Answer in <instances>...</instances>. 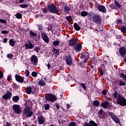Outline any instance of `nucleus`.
<instances>
[{
	"mask_svg": "<svg viewBox=\"0 0 126 126\" xmlns=\"http://www.w3.org/2000/svg\"><path fill=\"white\" fill-rule=\"evenodd\" d=\"M66 106L67 107V109H69V108H70V105L69 104H67L66 105Z\"/></svg>",
	"mask_w": 126,
	"mask_h": 126,
	"instance_id": "nucleus-60",
	"label": "nucleus"
},
{
	"mask_svg": "<svg viewBox=\"0 0 126 126\" xmlns=\"http://www.w3.org/2000/svg\"><path fill=\"white\" fill-rule=\"evenodd\" d=\"M55 106H56L57 109L59 110L60 109V105L58 103H55Z\"/></svg>",
	"mask_w": 126,
	"mask_h": 126,
	"instance_id": "nucleus-55",
	"label": "nucleus"
},
{
	"mask_svg": "<svg viewBox=\"0 0 126 126\" xmlns=\"http://www.w3.org/2000/svg\"><path fill=\"white\" fill-rule=\"evenodd\" d=\"M26 76H27V77H28V76H29V74H30V72H29V70H26Z\"/></svg>",
	"mask_w": 126,
	"mask_h": 126,
	"instance_id": "nucleus-45",
	"label": "nucleus"
},
{
	"mask_svg": "<svg viewBox=\"0 0 126 126\" xmlns=\"http://www.w3.org/2000/svg\"><path fill=\"white\" fill-rule=\"evenodd\" d=\"M39 84L41 86H45V85H46V82H45L44 80H40L39 82Z\"/></svg>",
	"mask_w": 126,
	"mask_h": 126,
	"instance_id": "nucleus-29",
	"label": "nucleus"
},
{
	"mask_svg": "<svg viewBox=\"0 0 126 126\" xmlns=\"http://www.w3.org/2000/svg\"><path fill=\"white\" fill-rule=\"evenodd\" d=\"M109 104H110L109 102L105 101L101 103V107H103L104 109H107V107L109 106Z\"/></svg>",
	"mask_w": 126,
	"mask_h": 126,
	"instance_id": "nucleus-21",
	"label": "nucleus"
},
{
	"mask_svg": "<svg viewBox=\"0 0 126 126\" xmlns=\"http://www.w3.org/2000/svg\"><path fill=\"white\" fill-rule=\"evenodd\" d=\"M77 41L78 40L77 39L71 38L69 41V45L73 46H75L77 44Z\"/></svg>",
	"mask_w": 126,
	"mask_h": 126,
	"instance_id": "nucleus-15",
	"label": "nucleus"
},
{
	"mask_svg": "<svg viewBox=\"0 0 126 126\" xmlns=\"http://www.w3.org/2000/svg\"><path fill=\"white\" fill-rule=\"evenodd\" d=\"M1 34H7L8 33V32L5 30L2 31L1 32Z\"/></svg>",
	"mask_w": 126,
	"mask_h": 126,
	"instance_id": "nucleus-51",
	"label": "nucleus"
},
{
	"mask_svg": "<svg viewBox=\"0 0 126 126\" xmlns=\"http://www.w3.org/2000/svg\"><path fill=\"white\" fill-rule=\"evenodd\" d=\"M16 17L18 19H21L22 18V15L20 13H18L16 14Z\"/></svg>",
	"mask_w": 126,
	"mask_h": 126,
	"instance_id": "nucleus-35",
	"label": "nucleus"
},
{
	"mask_svg": "<svg viewBox=\"0 0 126 126\" xmlns=\"http://www.w3.org/2000/svg\"><path fill=\"white\" fill-rule=\"evenodd\" d=\"M11 96H12V93L9 91H7L5 94L2 96V98L5 100L9 99L11 98Z\"/></svg>",
	"mask_w": 126,
	"mask_h": 126,
	"instance_id": "nucleus-8",
	"label": "nucleus"
},
{
	"mask_svg": "<svg viewBox=\"0 0 126 126\" xmlns=\"http://www.w3.org/2000/svg\"><path fill=\"white\" fill-rule=\"evenodd\" d=\"M15 79L18 82H23L24 81V79H23V78L20 76L19 75L16 74L15 76Z\"/></svg>",
	"mask_w": 126,
	"mask_h": 126,
	"instance_id": "nucleus-17",
	"label": "nucleus"
},
{
	"mask_svg": "<svg viewBox=\"0 0 126 126\" xmlns=\"http://www.w3.org/2000/svg\"><path fill=\"white\" fill-rule=\"evenodd\" d=\"M19 6L20 7H21V8H26V7H28V4H20Z\"/></svg>",
	"mask_w": 126,
	"mask_h": 126,
	"instance_id": "nucleus-37",
	"label": "nucleus"
},
{
	"mask_svg": "<svg viewBox=\"0 0 126 126\" xmlns=\"http://www.w3.org/2000/svg\"><path fill=\"white\" fill-rule=\"evenodd\" d=\"M66 20H67V21H68L69 22H71V17L70 16H68L66 17Z\"/></svg>",
	"mask_w": 126,
	"mask_h": 126,
	"instance_id": "nucleus-44",
	"label": "nucleus"
},
{
	"mask_svg": "<svg viewBox=\"0 0 126 126\" xmlns=\"http://www.w3.org/2000/svg\"><path fill=\"white\" fill-rule=\"evenodd\" d=\"M42 11L43 13H47V10L44 9H42Z\"/></svg>",
	"mask_w": 126,
	"mask_h": 126,
	"instance_id": "nucleus-57",
	"label": "nucleus"
},
{
	"mask_svg": "<svg viewBox=\"0 0 126 126\" xmlns=\"http://www.w3.org/2000/svg\"><path fill=\"white\" fill-rule=\"evenodd\" d=\"M119 52L121 57H125L126 55V49L124 47H122L119 49Z\"/></svg>",
	"mask_w": 126,
	"mask_h": 126,
	"instance_id": "nucleus-14",
	"label": "nucleus"
},
{
	"mask_svg": "<svg viewBox=\"0 0 126 126\" xmlns=\"http://www.w3.org/2000/svg\"><path fill=\"white\" fill-rule=\"evenodd\" d=\"M91 68H94V66L93 65H91L90 66Z\"/></svg>",
	"mask_w": 126,
	"mask_h": 126,
	"instance_id": "nucleus-63",
	"label": "nucleus"
},
{
	"mask_svg": "<svg viewBox=\"0 0 126 126\" xmlns=\"http://www.w3.org/2000/svg\"><path fill=\"white\" fill-rule=\"evenodd\" d=\"M48 8L49 10V11L50 12H52V13H57L59 12L58 10V9H57V7L54 4H51L48 6Z\"/></svg>",
	"mask_w": 126,
	"mask_h": 126,
	"instance_id": "nucleus-4",
	"label": "nucleus"
},
{
	"mask_svg": "<svg viewBox=\"0 0 126 126\" xmlns=\"http://www.w3.org/2000/svg\"><path fill=\"white\" fill-rule=\"evenodd\" d=\"M52 52H53V53H54L56 55H57L59 54V53H60V50H59L58 49L53 48L52 49Z\"/></svg>",
	"mask_w": 126,
	"mask_h": 126,
	"instance_id": "nucleus-34",
	"label": "nucleus"
},
{
	"mask_svg": "<svg viewBox=\"0 0 126 126\" xmlns=\"http://www.w3.org/2000/svg\"><path fill=\"white\" fill-rule=\"evenodd\" d=\"M12 100L13 101V102H18V101H19V96L17 95L13 96L12 97Z\"/></svg>",
	"mask_w": 126,
	"mask_h": 126,
	"instance_id": "nucleus-27",
	"label": "nucleus"
},
{
	"mask_svg": "<svg viewBox=\"0 0 126 126\" xmlns=\"http://www.w3.org/2000/svg\"><path fill=\"white\" fill-rule=\"evenodd\" d=\"M65 62L67 64L70 65L71 63H72V58H71V56L70 55H67L65 56Z\"/></svg>",
	"mask_w": 126,
	"mask_h": 126,
	"instance_id": "nucleus-11",
	"label": "nucleus"
},
{
	"mask_svg": "<svg viewBox=\"0 0 126 126\" xmlns=\"http://www.w3.org/2000/svg\"><path fill=\"white\" fill-rule=\"evenodd\" d=\"M3 77V73H2V71H0V79L2 78Z\"/></svg>",
	"mask_w": 126,
	"mask_h": 126,
	"instance_id": "nucleus-50",
	"label": "nucleus"
},
{
	"mask_svg": "<svg viewBox=\"0 0 126 126\" xmlns=\"http://www.w3.org/2000/svg\"><path fill=\"white\" fill-rule=\"evenodd\" d=\"M81 48H82V46H81V44H80L79 43H78L74 47V49L75 51H76L77 52H80V50H81Z\"/></svg>",
	"mask_w": 126,
	"mask_h": 126,
	"instance_id": "nucleus-20",
	"label": "nucleus"
},
{
	"mask_svg": "<svg viewBox=\"0 0 126 126\" xmlns=\"http://www.w3.org/2000/svg\"><path fill=\"white\" fill-rule=\"evenodd\" d=\"M83 126H98V125L95 122L92 120L89 122V124H85Z\"/></svg>",
	"mask_w": 126,
	"mask_h": 126,
	"instance_id": "nucleus-18",
	"label": "nucleus"
},
{
	"mask_svg": "<svg viewBox=\"0 0 126 126\" xmlns=\"http://www.w3.org/2000/svg\"><path fill=\"white\" fill-rule=\"evenodd\" d=\"M10 79H11V76H8L7 77V81H10Z\"/></svg>",
	"mask_w": 126,
	"mask_h": 126,
	"instance_id": "nucleus-56",
	"label": "nucleus"
},
{
	"mask_svg": "<svg viewBox=\"0 0 126 126\" xmlns=\"http://www.w3.org/2000/svg\"><path fill=\"white\" fill-rule=\"evenodd\" d=\"M81 15L83 17H85V16H87V15H88V12L86 11H82L81 13Z\"/></svg>",
	"mask_w": 126,
	"mask_h": 126,
	"instance_id": "nucleus-31",
	"label": "nucleus"
},
{
	"mask_svg": "<svg viewBox=\"0 0 126 126\" xmlns=\"http://www.w3.org/2000/svg\"><path fill=\"white\" fill-rule=\"evenodd\" d=\"M118 23H122V20L118 19L117 20Z\"/></svg>",
	"mask_w": 126,
	"mask_h": 126,
	"instance_id": "nucleus-59",
	"label": "nucleus"
},
{
	"mask_svg": "<svg viewBox=\"0 0 126 126\" xmlns=\"http://www.w3.org/2000/svg\"><path fill=\"white\" fill-rule=\"evenodd\" d=\"M48 67V69H50V68H51V67H52V65H51V64H50V63H48L47 64H46Z\"/></svg>",
	"mask_w": 126,
	"mask_h": 126,
	"instance_id": "nucleus-54",
	"label": "nucleus"
},
{
	"mask_svg": "<svg viewBox=\"0 0 126 126\" xmlns=\"http://www.w3.org/2000/svg\"><path fill=\"white\" fill-rule=\"evenodd\" d=\"M26 92L27 94H31L32 93V88L31 87H28L26 88Z\"/></svg>",
	"mask_w": 126,
	"mask_h": 126,
	"instance_id": "nucleus-23",
	"label": "nucleus"
},
{
	"mask_svg": "<svg viewBox=\"0 0 126 126\" xmlns=\"http://www.w3.org/2000/svg\"><path fill=\"white\" fill-rule=\"evenodd\" d=\"M24 114L27 115V117L30 118L33 115V112L31 111V109L29 107H26L24 110Z\"/></svg>",
	"mask_w": 126,
	"mask_h": 126,
	"instance_id": "nucleus-5",
	"label": "nucleus"
},
{
	"mask_svg": "<svg viewBox=\"0 0 126 126\" xmlns=\"http://www.w3.org/2000/svg\"><path fill=\"white\" fill-rule=\"evenodd\" d=\"M6 126H11V125H10V124H9V123L8 122H7Z\"/></svg>",
	"mask_w": 126,
	"mask_h": 126,
	"instance_id": "nucleus-61",
	"label": "nucleus"
},
{
	"mask_svg": "<svg viewBox=\"0 0 126 126\" xmlns=\"http://www.w3.org/2000/svg\"><path fill=\"white\" fill-rule=\"evenodd\" d=\"M13 110L15 114H20L21 113V109L20 108V105L17 104H14L13 106Z\"/></svg>",
	"mask_w": 126,
	"mask_h": 126,
	"instance_id": "nucleus-7",
	"label": "nucleus"
},
{
	"mask_svg": "<svg viewBox=\"0 0 126 126\" xmlns=\"http://www.w3.org/2000/svg\"><path fill=\"white\" fill-rule=\"evenodd\" d=\"M97 4H98V6H96V8L99 10V11H100L101 12H103V13H105L106 10V7L102 5H99L98 3Z\"/></svg>",
	"mask_w": 126,
	"mask_h": 126,
	"instance_id": "nucleus-12",
	"label": "nucleus"
},
{
	"mask_svg": "<svg viewBox=\"0 0 126 126\" xmlns=\"http://www.w3.org/2000/svg\"><path fill=\"white\" fill-rule=\"evenodd\" d=\"M108 115L116 124H120L121 123L120 118H118V116L115 115L113 112H109Z\"/></svg>",
	"mask_w": 126,
	"mask_h": 126,
	"instance_id": "nucleus-2",
	"label": "nucleus"
},
{
	"mask_svg": "<svg viewBox=\"0 0 126 126\" xmlns=\"http://www.w3.org/2000/svg\"><path fill=\"white\" fill-rule=\"evenodd\" d=\"M93 106H94V107H98L99 105H100V102H99V100H94L93 102Z\"/></svg>",
	"mask_w": 126,
	"mask_h": 126,
	"instance_id": "nucleus-24",
	"label": "nucleus"
},
{
	"mask_svg": "<svg viewBox=\"0 0 126 126\" xmlns=\"http://www.w3.org/2000/svg\"><path fill=\"white\" fill-rule=\"evenodd\" d=\"M121 31L122 32H124L125 33H126V27L124 26V27H122V28H121Z\"/></svg>",
	"mask_w": 126,
	"mask_h": 126,
	"instance_id": "nucleus-42",
	"label": "nucleus"
},
{
	"mask_svg": "<svg viewBox=\"0 0 126 126\" xmlns=\"http://www.w3.org/2000/svg\"><path fill=\"white\" fill-rule=\"evenodd\" d=\"M117 102L119 105L122 106L123 107L126 106V98L119 95L117 97Z\"/></svg>",
	"mask_w": 126,
	"mask_h": 126,
	"instance_id": "nucleus-1",
	"label": "nucleus"
},
{
	"mask_svg": "<svg viewBox=\"0 0 126 126\" xmlns=\"http://www.w3.org/2000/svg\"><path fill=\"white\" fill-rule=\"evenodd\" d=\"M12 87L13 89H15V90H16V89H18V87L17 86V85L15 84V83H13Z\"/></svg>",
	"mask_w": 126,
	"mask_h": 126,
	"instance_id": "nucleus-38",
	"label": "nucleus"
},
{
	"mask_svg": "<svg viewBox=\"0 0 126 126\" xmlns=\"http://www.w3.org/2000/svg\"><path fill=\"white\" fill-rule=\"evenodd\" d=\"M7 58L8 59H11V58H13V55L11 54H8L7 55Z\"/></svg>",
	"mask_w": 126,
	"mask_h": 126,
	"instance_id": "nucleus-41",
	"label": "nucleus"
},
{
	"mask_svg": "<svg viewBox=\"0 0 126 126\" xmlns=\"http://www.w3.org/2000/svg\"><path fill=\"white\" fill-rule=\"evenodd\" d=\"M117 94H118V92H115L114 94H113V96L114 97V98H115V99H118V96H117Z\"/></svg>",
	"mask_w": 126,
	"mask_h": 126,
	"instance_id": "nucleus-43",
	"label": "nucleus"
},
{
	"mask_svg": "<svg viewBox=\"0 0 126 126\" xmlns=\"http://www.w3.org/2000/svg\"><path fill=\"white\" fill-rule=\"evenodd\" d=\"M118 83L119 84V86H126V82L124 81L120 80L117 81Z\"/></svg>",
	"mask_w": 126,
	"mask_h": 126,
	"instance_id": "nucleus-26",
	"label": "nucleus"
},
{
	"mask_svg": "<svg viewBox=\"0 0 126 126\" xmlns=\"http://www.w3.org/2000/svg\"><path fill=\"white\" fill-rule=\"evenodd\" d=\"M102 95H107V90H104L102 92Z\"/></svg>",
	"mask_w": 126,
	"mask_h": 126,
	"instance_id": "nucleus-49",
	"label": "nucleus"
},
{
	"mask_svg": "<svg viewBox=\"0 0 126 126\" xmlns=\"http://www.w3.org/2000/svg\"><path fill=\"white\" fill-rule=\"evenodd\" d=\"M0 22L1 23H6V21L4 20V19H0Z\"/></svg>",
	"mask_w": 126,
	"mask_h": 126,
	"instance_id": "nucleus-48",
	"label": "nucleus"
},
{
	"mask_svg": "<svg viewBox=\"0 0 126 126\" xmlns=\"http://www.w3.org/2000/svg\"><path fill=\"white\" fill-rule=\"evenodd\" d=\"M53 45L55 47H56V46H59V45H60V41H59L58 40L54 41L53 42Z\"/></svg>",
	"mask_w": 126,
	"mask_h": 126,
	"instance_id": "nucleus-32",
	"label": "nucleus"
},
{
	"mask_svg": "<svg viewBox=\"0 0 126 126\" xmlns=\"http://www.w3.org/2000/svg\"><path fill=\"white\" fill-rule=\"evenodd\" d=\"M32 94L36 93V88H33L32 89Z\"/></svg>",
	"mask_w": 126,
	"mask_h": 126,
	"instance_id": "nucleus-53",
	"label": "nucleus"
},
{
	"mask_svg": "<svg viewBox=\"0 0 126 126\" xmlns=\"http://www.w3.org/2000/svg\"><path fill=\"white\" fill-rule=\"evenodd\" d=\"M115 3L116 6H117V7H118V8L122 7V5H121L120 3H119V2H118L117 1H115Z\"/></svg>",
	"mask_w": 126,
	"mask_h": 126,
	"instance_id": "nucleus-36",
	"label": "nucleus"
},
{
	"mask_svg": "<svg viewBox=\"0 0 126 126\" xmlns=\"http://www.w3.org/2000/svg\"><path fill=\"white\" fill-rule=\"evenodd\" d=\"M73 26L75 30H76V31H80L81 28L79 26H78V24H77V23H75Z\"/></svg>",
	"mask_w": 126,
	"mask_h": 126,
	"instance_id": "nucleus-22",
	"label": "nucleus"
},
{
	"mask_svg": "<svg viewBox=\"0 0 126 126\" xmlns=\"http://www.w3.org/2000/svg\"><path fill=\"white\" fill-rule=\"evenodd\" d=\"M32 75L33 77H36L37 76V73H36V72H32Z\"/></svg>",
	"mask_w": 126,
	"mask_h": 126,
	"instance_id": "nucleus-46",
	"label": "nucleus"
},
{
	"mask_svg": "<svg viewBox=\"0 0 126 126\" xmlns=\"http://www.w3.org/2000/svg\"><path fill=\"white\" fill-rule=\"evenodd\" d=\"M41 36L43 41H44L45 43H49V37H48L47 33L45 32L41 33Z\"/></svg>",
	"mask_w": 126,
	"mask_h": 126,
	"instance_id": "nucleus-13",
	"label": "nucleus"
},
{
	"mask_svg": "<svg viewBox=\"0 0 126 126\" xmlns=\"http://www.w3.org/2000/svg\"><path fill=\"white\" fill-rule=\"evenodd\" d=\"M68 126H76V125H75V123L71 122L70 123H69Z\"/></svg>",
	"mask_w": 126,
	"mask_h": 126,
	"instance_id": "nucleus-47",
	"label": "nucleus"
},
{
	"mask_svg": "<svg viewBox=\"0 0 126 126\" xmlns=\"http://www.w3.org/2000/svg\"><path fill=\"white\" fill-rule=\"evenodd\" d=\"M46 100L47 101H50V102H55V101H57V97L55 96V95L53 94H47L45 95Z\"/></svg>",
	"mask_w": 126,
	"mask_h": 126,
	"instance_id": "nucleus-6",
	"label": "nucleus"
},
{
	"mask_svg": "<svg viewBox=\"0 0 126 126\" xmlns=\"http://www.w3.org/2000/svg\"><path fill=\"white\" fill-rule=\"evenodd\" d=\"M70 10V8H69V7H68L67 6H65L64 7V11L66 13H68Z\"/></svg>",
	"mask_w": 126,
	"mask_h": 126,
	"instance_id": "nucleus-33",
	"label": "nucleus"
},
{
	"mask_svg": "<svg viewBox=\"0 0 126 126\" xmlns=\"http://www.w3.org/2000/svg\"><path fill=\"white\" fill-rule=\"evenodd\" d=\"M100 74H101V75H103V71H100Z\"/></svg>",
	"mask_w": 126,
	"mask_h": 126,
	"instance_id": "nucleus-64",
	"label": "nucleus"
},
{
	"mask_svg": "<svg viewBox=\"0 0 126 126\" xmlns=\"http://www.w3.org/2000/svg\"><path fill=\"white\" fill-rule=\"evenodd\" d=\"M46 121V118L42 115L38 116L37 122L39 125H43Z\"/></svg>",
	"mask_w": 126,
	"mask_h": 126,
	"instance_id": "nucleus-10",
	"label": "nucleus"
},
{
	"mask_svg": "<svg viewBox=\"0 0 126 126\" xmlns=\"http://www.w3.org/2000/svg\"><path fill=\"white\" fill-rule=\"evenodd\" d=\"M9 43L10 46H11V47H14L16 42L13 40V39H11L9 40Z\"/></svg>",
	"mask_w": 126,
	"mask_h": 126,
	"instance_id": "nucleus-25",
	"label": "nucleus"
},
{
	"mask_svg": "<svg viewBox=\"0 0 126 126\" xmlns=\"http://www.w3.org/2000/svg\"><path fill=\"white\" fill-rule=\"evenodd\" d=\"M41 50V48L39 46H35L34 48V52H36L37 54L40 52V50Z\"/></svg>",
	"mask_w": 126,
	"mask_h": 126,
	"instance_id": "nucleus-28",
	"label": "nucleus"
},
{
	"mask_svg": "<svg viewBox=\"0 0 126 126\" xmlns=\"http://www.w3.org/2000/svg\"><path fill=\"white\" fill-rule=\"evenodd\" d=\"M25 47L26 49H32L33 48H34V45L32 44L30 41H29V43H26L25 44Z\"/></svg>",
	"mask_w": 126,
	"mask_h": 126,
	"instance_id": "nucleus-16",
	"label": "nucleus"
},
{
	"mask_svg": "<svg viewBox=\"0 0 126 126\" xmlns=\"http://www.w3.org/2000/svg\"><path fill=\"white\" fill-rule=\"evenodd\" d=\"M93 20L94 23H97V24H101L102 22V18L99 15L94 14L93 17Z\"/></svg>",
	"mask_w": 126,
	"mask_h": 126,
	"instance_id": "nucleus-3",
	"label": "nucleus"
},
{
	"mask_svg": "<svg viewBox=\"0 0 126 126\" xmlns=\"http://www.w3.org/2000/svg\"><path fill=\"white\" fill-rule=\"evenodd\" d=\"M3 42V43H6V42H7V38H4Z\"/></svg>",
	"mask_w": 126,
	"mask_h": 126,
	"instance_id": "nucleus-58",
	"label": "nucleus"
},
{
	"mask_svg": "<svg viewBox=\"0 0 126 126\" xmlns=\"http://www.w3.org/2000/svg\"><path fill=\"white\" fill-rule=\"evenodd\" d=\"M31 62L33 65H37V63H38V57L35 55H32L31 59Z\"/></svg>",
	"mask_w": 126,
	"mask_h": 126,
	"instance_id": "nucleus-9",
	"label": "nucleus"
},
{
	"mask_svg": "<svg viewBox=\"0 0 126 126\" xmlns=\"http://www.w3.org/2000/svg\"><path fill=\"white\" fill-rule=\"evenodd\" d=\"M30 35L31 37H36L37 36V33L32 32V31H30Z\"/></svg>",
	"mask_w": 126,
	"mask_h": 126,
	"instance_id": "nucleus-30",
	"label": "nucleus"
},
{
	"mask_svg": "<svg viewBox=\"0 0 126 126\" xmlns=\"http://www.w3.org/2000/svg\"><path fill=\"white\" fill-rule=\"evenodd\" d=\"M38 27L39 30H41V31L43 30V27L42 26V25H39L38 26Z\"/></svg>",
	"mask_w": 126,
	"mask_h": 126,
	"instance_id": "nucleus-52",
	"label": "nucleus"
},
{
	"mask_svg": "<svg viewBox=\"0 0 126 126\" xmlns=\"http://www.w3.org/2000/svg\"><path fill=\"white\" fill-rule=\"evenodd\" d=\"M98 115L99 116L100 119H105V113H104V111L103 109H100L99 110Z\"/></svg>",
	"mask_w": 126,
	"mask_h": 126,
	"instance_id": "nucleus-19",
	"label": "nucleus"
},
{
	"mask_svg": "<svg viewBox=\"0 0 126 126\" xmlns=\"http://www.w3.org/2000/svg\"><path fill=\"white\" fill-rule=\"evenodd\" d=\"M79 85L81 86L85 90L86 89V86L85 85V84L84 83H80Z\"/></svg>",
	"mask_w": 126,
	"mask_h": 126,
	"instance_id": "nucleus-39",
	"label": "nucleus"
},
{
	"mask_svg": "<svg viewBox=\"0 0 126 126\" xmlns=\"http://www.w3.org/2000/svg\"><path fill=\"white\" fill-rule=\"evenodd\" d=\"M24 1V0H20V3H22Z\"/></svg>",
	"mask_w": 126,
	"mask_h": 126,
	"instance_id": "nucleus-62",
	"label": "nucleus"
},
{
	"mask_svg": "<svg viewBox=\"0 0 126 126\" xmlns=\"http://www.w3.org/2000/svg\"><path fill=\"white\" fill-rule=\"evenodd\" d=\"M44 107L45 110H49V108H50V105L47 104H44Z\"/></svg>",
	"mask_w": 126,
	"mask_h": 126,
	"instance_id": "nucleus-40",
	"label": "nucleus"
}]
</instances>
